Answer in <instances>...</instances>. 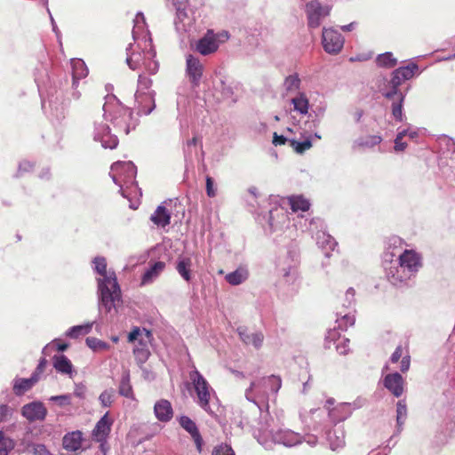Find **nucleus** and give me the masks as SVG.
I'll use <instances>...</instances> for the list:
<instances>
[{
  "label": "nucleus",
  "mask_w": 455,
  "mask_h": 455,
  "mask_svg": "<svg viewBox=\"0 0 455 455\" xmlns=\"http://www.w3.org/2000/svg\"><path fill=\"white\" fill-rule=\"evenodd\" d=\"M291 147L294 149V151L298 154H303L305 151L308 150L312 148V141L309 138L298 141L296 140H289Z\"/></svg>",
  "instance_id": "obj_47"
},
{
  "label": "nucleus",
  "mask_w": 455,
  "mask_h": 455,
  "mask_svg": "<svg viewBox=\"0 0 455 455\" xmlns=\"http://www.w3.org/2000/svg\"><path fill=\"white\" fill-rule=\"evenodd\" d=\"M36 382V375H31L29 378H16L13 380V392L16 395H22L31 389Z\"/></svg>",
  "instance_id": "obj_35"
},
{
  "label": "nucleus",
  "mask_w": 455,
  "mask_h": 455,
  "mask_svg": "<svg viewBox=\"0 0 455 455\" xmlns=\"http://www.w3.org/2000/svg\"><path fill=\"white\" fill-rule=\"evenodd\" d=\"M85 343L93 351L107 350L110 347L108 343L94 337L86 338Z\"/></svg>",
  "instance_id": "obj_48"
},
{
  "label": "nucleus",
  "mask_w": 455,
  "mask_h": 455,
  "mask_svg": "<svg viewBox=\"0 0 455 455\" xmlns=\"http://www.w3.org/2000/svg\"><path fill=\"white\" fill-rule=\"evenodd\" d=\"M12 413V409L7 404H0V423L7 420Z\"/></svg>",
  "instance_id": "obj_63"
},
{
  "label": "nucleus",
  "mask_w": 455,
  "mask_h": 455,
  "mask_svg": "<svg viewBox=\"0 0 455 455\" xmlns=\"http://www.w3.org/2000/svg\"><path fill=\"white\" fill-rule=\"evenodd\" d=\"M35 82L42 99V108L48 109V116L52 122L60 124L68 114V100H64V90L68 85V79L52 84L46 68L36 69Z\"/></svg>",
  "instance_id": "obj_2"
},
{
  "label": "nucleus",
  "mask_w": 455,
  "mask_h": 455,
  "mask_svg": "<svg viewBox=\"0 0 455 455\" xmlns=\"http://www.w3.org/2000/svg\"><path fill=\"white\" fill-rule=\"evenodd\" d=\"M118 393L120 395L124 396L126 398L133 397V390L131 385L129 371H124L122 374L118 387Z\"/></svg>",
  "instance_id": "obj_39"
},
{
  "label": "nucleus",
  "mask_w": 455,
  "mask_h": 455,
  "mask_svg": "<svg viewBox=\"0 0 455 455\" xmlns=\"http://www.w3.org/2000/svg\"><path fill=\"white\" fill-rule=\"evenodd\" d=\"M366 403V399L357 397L353 403H341L338 410H347L346 413L341 415L338 420H345L349 418L353 411L362 408Z\"/></svg>",
  "instance_id": "obj_37"
},
{
  "label": "nucleus",
  "mask_w": 455,
  "mask_h": 455,
  "mask_svg": "<svg viewBox=\"0 0 455 455\" xmlns=\"http://www.w3.org/2000/svg\"><path fill=\"white\" fill-rule=\"evenodd\" d=\"M345 43L344 36L333 28H323L322 44L323 50L332 55L341 52Z\"/></svg>",
  "instance_id": "obj_12"
},
{
  "label": "nucleus",
  "mask_w": 455,
  "mask_h": 455,
  "mask_svg": "<svg viewBox=\"0 0 455 455\" xmlns=\"http://www.w3.org/2000/svg\"><path fill=\"white\" fill-rule=\"evenodd\" d=\"M105 100L102 108L104 119L110 122L118 132H123L127 135L135 130L139 119L133 116L132 110L124 106L114 94L107 95Z\"/></svg>",
  "instance_id": "obj_4"
},
{
  "label": "nucleus",
  "mask_w": 455,
  "mask_h": 455,
  "mask_svg": "<svg viewBox=\"0 0 455 455\" xmlns=\"http://www.w3.org/2000/svg\"><path fill=\"white\" fill-rule=\"evenodd\" d=\"M404 82L400 75L395 69L391 73V78L387 81V85L381 90V94L386 99L392 101L391 112L396 122H404L406 116L403 114V102L405 93L400 90V85Z\"/></svg>",
  "instance_id": "obj_6"
},
{
  "label": "nucleus",
  "mask_w": 455,
  "mask_h": 455,
  "mask_svg": "<svg viewBox=\"0 0 455 455\" xmlns=\"http://www.w3.org/2000/svg\"><path fill=\"white\" fill-rule=\"evenodd\" d=\"M134 25L132 28V38L134 41L143 36L145 44L148 42L149 49H147V44L143 49V68L149 75H156L159 70V63L156 60V52L152 46V39L150 37L149 30L147 28L146 19L141 12H138L134 20Z\"/></svg>",
  "instance_id": "obj_5"
},
{
  "label": "nucleus",
  "mask_w": 455,
  "mask_h": 455,
  "mask_svg": "<svg viewBox=\"0 0 455 455\" xmlns=\"http://www.w3.org/2000/svg\"><path fill=\"white\" fill-rule=\"evenodd\" d=\"M417 130H411L410 128L398 130V132L394 140L395 146L394 149L396 152H402L407 148V143L403 141V139L405 136H408L410 139L413 140L418 136Z\"/></svg>",
  "instance_id": "obj_36"
},
{
  "label": "nucleus",
  "mask_w": 455,
  "mask_h": 455,
  "mask_svg": "<svg viewBox=\"0 0 455 455\" xmlns=\"http://www.w3.org/2000/svg\"><path fill=\"white\" fill-rule=\"evenodd\" d=\"M165 268L164 261H156L148 268L146 269L141 276V285L151 283Z\"/></svg>",
  "instance_id": "obj_31"
},
{
  "label": "nucleus",
  "mask_w": 455,
  "mask_h": 455,
  "mask_svg": "<svg viewBox=\"0 0 455 455\" xmlns=\"http://www.w3.org/2000/svg\"><path fill=\"white\" fill-rule=\"evenodd\" d=\"M21 415L30 422L44 420L47 415V410L43 403L34 401L22 406Z\"/></svg>",
  "instance_id": "obj_19"
},
{
  "label": "nucleus",
  "mask_w": 455,
  "mask_h": 455,
  "mask_svg": "<svg viewBox=\"0 0 455 455\" xmlns=\"http://www.w3.org/2000/svg\"><path fill=\"white\" fill-rule=\"evenodd\" d=\"M327 440L332 451L341 448L345 444V433L341 427H336L326 433Z\"/></svg>",
  "instance_id": "obj_32"
},
{
  "label": "nucleus",
  "mask_w": 455,
  "mask_h": 455,
  "mask_svg": "<svg viewBox=\"0 0 455 455\" xmlns=\"http://www.w3.org/2000/svg\"><path fill=\"white\" fill-rule=\"evenodd\" d=\"M72 82L73 87L78 86L79 81L88 75V68L84 61L81 59H74L71 60Z\"/></svg>",
  "instance_id": "obj_30"
},
{
  "label": "nucleus",
  "mask_w": 455,
  "mask_h": 455,
  "mask_svg": "<svg viewBox=\"0 0 455 455\" xmlns=\"http://www.w3.org/2000/svg\"><path fill=\"white\" fill-rule=\"evenodd\" d=\"M113 181L119 187L125 185H136L137 167L132 161L116 162L111 165Z\"/></svg>",
  "instance_id": "obj_10"
},
{
  "label": "nucleus",
  "mask_w": 455,
  "mask_h": 455,
  "mask_svg": "<svg viewBox=\"0 0 455 455\" xmlns=\"http://www.w3.org/2000/svg\"><path fill=\"white\" fill-rule=\"evenodd\" d=\"M93 140L100 142L104 148L114 149L118 146L119 140L111 133L110 127L102 122L94 123Z\"/></svg>",
  "instance_id": "obj_13"
},
{
  "label": "nucleus",
  "mask_w": 455,
  "mask_h": 455,
  "mask_svg": "<svg viewBox=\"0 0 455 455\" xmlns=\"http://www.w3.org/2000/svg\"><path fill=\"white\" fill-rule=\"evenodd\" d=\"M291 104L299 114L306 115L308 113L309 102L304 92H300L297 97L293 98Z\"/></svg>",
  "instance_id": "obj_42"
},
{
  "label": "nucleus",
  "mask_w": 455,
  "mask_h": 455,
  "mask_svg": "<svg viewBox=\"0 0 455 455\" xmlns=\"http://www.w3.org/2000/svg\"><path fill=\"white\" fill-rule=\"evenodd\" d=\"M385 273L388 282L394 286L402 285L412 275V274L410 273L408 269H405L403 266L402 267L397 260H395L393 266L387 267Z\"/></svg>",
  "instance_id": "obj_16"
},
{
  "label": "nucleus",
  "mask_w": 455,
  "mask_h": 455,
  "mask_svg": "<svg viewBox=\"0 0 455 455\" xmlns=\"http://www.w3.org/2000/svg\"><path fill=\"white\" fill-rule=\"evenodd\" d=\"M32 453L33 455H53L43 443H34L32 445Z\"/></svg>",
  "instance_id": "obj_58"
},
{
  "label": "nucleus",
  "mask_w": 455,
  "mask_h": 455,
  "mask_svg": "<svg viewBox=\"0 0 455 455\" xmlns=\"http://www.w3.org/2000/svg\"><path fill=\"white\" fill-rule=\"evenodd\" d=\"M190 380L197 396V404L208 414L215 415V411L210 404L211 393H214L207 379L195 369L189 373Z\"/></svg>",
  "instance_id": "obj_7"
},
{
  "label": "nucleus",
  "mask_w": 455,
  "mask_h": 455,
  "mask_svg": "<svg viewBox=\"0 0 455 455\" xmlns=\"http://www.w3.org/2000/svg\"><path fill=\"white\" fill-rule=\"evenodd\" d=\"M188 0H172L173 5L177 11V16L179 19L182 20L186 15V3Z\"/></svg>",
  "instance_id": "obj_57"
},
{
  "label": "nucleus",
  "mask_w": 455,
  "mask_h": 455,
  "mask_svg": "<svg viewBox=\"0 0 455 455\" xmlns=\"http://www.w3.org/2000/svg\"><path fill=\"white\" fill-rule=\"evenodd\" d=\"M204 65L198 58L188 54L186 59V75L193 87L199 86L204 74Z\"/></svg>",
  "instance_id": "obj_15"
},
{
  "label": "nucleus",
  "mask_w": 455,
  "mask_h": 455,
  "mask_svg": "<svg viewBox=\"0 0 455 455\" xmlns=\"http://www.w3.org/2000/svg\"><path fill=\"white\" fill-rule=\"evenodd\" d=\"M397 59L394 57L391 52H386L380 53L376 58V63L378 67L391 68L396 66Z\"/></svg>",
  "instance_id": "obj_41"
},
{
  "label": "nucleus",
  "mask_w": 455,
  "mask_h": 455,
  "mask_svg": "<svg viewBox=\"0 0 455 455\" xmlns=\"http://www.w3.org/2000/svg\"><path fill=\"white\" fill-rule=\"evenodd\" d=\"M212 455H235V453L229 444L220 443L213 448Z\"/></svg>",
  "instance_id": "obj_53"
},
{
  "label": "nucleus",
  "mask_w": 455,
  "mask_h": 455,
  "mask_svg": "<svg viewBox=\"0 0 455 455\" xmlns=\"http://www.w3.org/2000/svg\"><path fill=\"white\" fill-rule=\"evenodd\" d=\"M126 63L129 68L132 70H136L140 67H143L144 58L143 50L141 52H136L132 50V44H130L126 48Z\"/></svg>",
  "instance_id": "obj_33"
},
{
  "label": "nucleus",
  "mask_w": 455,
  "mask_h": 455,
  "mask_svg": "<svg viewBox=\"0 0 455 455\" xmlns=\"http://www.w3.org/2000/svg\"><path fill=\"white\" fill-rule=\"evenodd\" d=\"M337 320L338 323V328L346 331L348 326H352L355 323V315L351 313V311L345 313L342 315V313L337 314Z\"/></svg>",
  "instance_id": "obj_45"
},
{
  "label": "nucleus",
  "mask_w": 455,
  "mask_h": 455,
  "mask_svg": "<svg viewBox=\"0 0 455 455\" xmlns=\"http://www.w3.org/2000/svg\"><path fill=\"white\" fill-rule=\"evenodd\" d=\"M171 217L168 209L163 204H160L151 214L150 220L157 227L165 228L171 223Z\"/></svg>",
  "instance_id": "obj_29"
},
{
  "label": "nucleus",
  "mask_w": 455,
  "mask_h": 455,
  "mask_svg": "<svg viewBox=\"0 0 455 455\" xmlns=\"http://www.w3.org/2000/svg\"><path fill=\"white\" fill-rule=\"evenodd\" d=\"M34 164L30 161L23 160L19 163L18 170L16 173L13 175V178L19 179L22 177L25 173L30 172L33 171Z\"/></svg>",
  "instance_id": "obj_52"
},
{
  "label": "nucleus",
  "mask_w": 455,
  "mask_h": 455,
  "mask_svg": "<svg viewBox=\"0 0 455 455\" xmlns=\"http://www.w3.org/2000/svg\"><path fill=\"white\" fill-rule=\"evenodd\" d=\"M289 204L292 212H296L298 211L307 212L310 208V202L307 198H305L302 195L298 196H291L288 197Z\"/></svg>",
  "instance_id": "obj_38"
},
{
  "label": "nucleus",
  "mask_w": 455,
  "mask_h": 455,
  "mask_svg": "<svg viewBox=\"0 0 455 455\" xmlns=\"http://www.w3.org/2000/svg\"><path fill=\"white\" fill-rule=\"evenodd\" d=\"M175 269L186 283H189L192 281V259L190 257L180 255L175 262Z\"/></svg>",
  "instance_id": "obj_24"
},
{
  "label": "nucleus",
  "mask_w": 455,
  "mask_h": 455,
  "mask_svg": "<svg viewBox=\"0 0 455 455\" xmlns=\"http://www.w3.org/2000/svg\"><path fill=\"white\" fill-rule=\"evenodd\" d=\"M47 360L45 357L40 358L38 364L36 368V370L31 374L32 376L36 375V380L38 381L40 379V375L44 372L45 366L47 365Z\"/></svg>",
  "instance_id": "obj_61"
},
{
  "label": "nucleus",
  "mask_w": 455,
  "mask_h": 455,
  "mask_svg": "<svg viewBox=\"0 0 455 455\" xmlns=\"http://www.w3.org/2000/svg\"><path fill=\"white\" fill-rule=\"evenodd\" d=\"M252 435L265 450L272 451L276 444L291 448L302 443V435L289 428H276L268 412L260 414L252 428Z\"/></svg>",
  "instance_id": "obj_3"
},
{
  "label": "nucleus",
  "mask_w": 455,
  "mask_h": 455,
  "mask_svg": "<svg viewBox=\"0 0 455 455\" xmlns=\"http://www.w3.org/2000/svg\"><path fill=\"white\" fill-rule=\"evenodd\" d=\"M154 413L161 422H169L173 416L172 403L166 399H161L155 403Z\"/></svg>",
  "instance_id": "obj_25"
},
{
  "label": "nucleus",
  "mask_w": 455,
  "mask_h": 455,
  "mask_svg": "<svg viewBox=\"0 0 455 455\" xmlns=\"http://www.w3.org/2000/svg\"><path fill=\"white\" fill-rule=\"evenodd\" d=\"M349 339L347 338H343L337 345L336 350L339 355H347L349 351L348 344Z\"/></svg>",
  "instance_id": "obj_62"
},
{
  "label": "nucleus",
  "mask_w": 455,
  "mask_h": 455,
  "mask_svg": "<svg viewBox=\"0 0 455 455\" xmlns=\"http://www.w3.org/2000/svg\"><path fill=\"white\" fill-rule=\"evenodd\" d=\"M331 6L322 4L319 0H310L306 3L304 12L308 29L320 28L323 20L331 13Z\"/></svg>",
  "instance_id": "obj_8"
},
{
  "label": "nucleus",
  "mask_w": 455,
  "mask_h": 455,
  "mask_svg": "<svg viewBox=\"0 0 455 455\" xmlns=\"http://www.w3.org/2000/svg\"><path fill=\"white\" fill-rule=\"evenodd\" d=\"M281 387L282 379L279 376L271 375L267 378H261L251 383L250 387L245 391V396L249 401L256 403L251 395L252 391L261 395L271 394L273 396H275Z\"/></svg>",
  "instance_id": "obj_9"
},
{
  "label": "nucleus",
  "mask_w": 455,
  "mask_h": 455,
  "mask_svg": "<svg viewBox=\"0 0 455 455\" xmlns=\"http://www.w3.org/2000/svg\"><path fill=\"white\" fill-rule=\"evenodd\" d=\"M178 421L180 427L191 435L198 451H201L204 444V440L196 422L186 415L180 416L178 419Z\"/></svg>",
  "instance_id": "obj_21"
},
{
  "label": "nucleus",
  "mask_w": 455,
  "mask_h": 455,
  "mask_svg": "<svg viewBox=\"0 0 455 455\" xmlns=\"http://www.w3.org/2000/svg\"><path fill=\"white\" fill-rule=\"evenodd\" d=\"M93 271L100 275L96 278L98 309L100 314L116 315L123 304L122 291L116 272L108 271L107 259L103 256H96L92 260Z\"/></svg>",
  "instance_id": "obj_1"
},
{
  "label": "nucleus",
  "mask_w": 455,
  "mask_h": 455,
  "mask_svg": "<svg viewBox=\"0 0 455 455\" xmlns=\"http://www.w3.org/2000/svg\"><path fill=\"white\" fill-rule=\"evenodd\" d=\"M395 257H396V253L394 251H390L387 249L382 256V264L384 270L387 271V267H389V266H393L396 259H395Z\"/></svg>",
  "instance_id": "obj_55"
},
{
  "label": "nucleus",
  "mask_w": 455,
  "mask_h": 455,
  "mask_svg": "<svg viewBox=\"0 0 455 455\" xmlns=\"http://www.w3.org/2000/svg\"><path fill=\"white\" fill-rule=\"evenodd\" d=\"M112 420L108 418V412H106L96 423L92 435L96 441H106L111 431Z\"/></svg>",
  "instance_id": "obj_23"
},
{
  "label": "nucleus",
  "mask_w": 455,
  "mask_h": 455,
  "mask_svg": "<svg viewBox=\"0 0 455 455\" xmlns=\"http://www.w3.org/2000/svg\"><path fill=\"white\" fill-rule=\"evenodd\" d=\"M156 92L148 91L147 92L134 93V108L137 109L138 116H148L156 108Z\"/></svg>",
  "instance_id": "obj_14"
},
{
  "label": "nucleus",
  "mask_w": 455,
  "mask_h": 455,
  "mask_svg": "<svg viewBox=\"0 0 455 455\" xmlns=\"http://www.w3.org/2000/svg\"><path fill=\"white\" fill-rule=\"evenodd\" d=\"M401 78L404 81L411 79L415 73L419 70V65L415 62H411L408 65L395 68Z\"/></svg>",
  "instance_id": "obj_44"
},
{
  "label": "nucleus",
  "mask_w": 455,
  "mask_h": 455,
  "mask_svg": "<svg viewBox=\"0 0 455 455\" xmlns=\"http://www.w3.org/2000/svg\"><path fill=\"white\" fill-rule=\"evenodd\" d=\"M71 394H64L60 395H52L49 398L51 402L57 403L60 407H65L71 404Z\"/></svg>",
  "instance_id": "obj_54"
},
{
  "label": "nucleus",
  "mask_w": 455,
  "mask_h": 455,
  "mask_svg": "<svg viewBox=\"0 0 455 455\" xmlns=\"http://www.w3.org/2000/svg\"><path fill=\"white\" fill-rule=\"evenodd\" d=\"M116 396V390L114 388H108L104 390L99 396V401L102 407L108 408L111 406Z\"/></svg>",
  "instance_id": "obj_49"
},
{
  "label": "nucleus",
  "mask_w": 455,
  "mask_h": 455,
  "mask_svg": "<svg viewBox=\"0 0 455 455\" xmlns=\"http://www.w3.org/2000/svg\"><path fill=\"white\" fill-rule=\"evenodd\" d=\"M404 379L403 376L395 371L387 374L383 379V386L387 389L395 397H401L404 392Z\"/></svg>",
  "instance_id": "obj_18"
},
{
  "label": "nucleus",
  "mask_w": 455,
  "mask_h": 455,
  "mask_svg": "<svg viewBox=\"0 0 455 455\" xmlns=\"http://www.w3.org/2000/svg\"><path fill=\"white\" fill-rule=\"evenodd\" d=\"M236 332L246 346H252L255 349L261 348L264 341V334L260 331H251L246 326H239Z\"/></svg>",
  "instance_id": "obj_20"
},
{
  "label": "nucleus",
  "mask_w": 455,
  "mask_h": 455,
  "mask_svg": "<svg viewBox=\"0 0 455 455\" xmlns=\"http://www.w3.org/2000/svg\"><path fill=\"white\" fill-rule=\"evenodd\" d=\"M355 291L353 288H348L345 294V302L343 306L348 309H353L355 307Z\"/></svg>",
  "instance_id": "obj_56"
},
{
  "label": "nucleus",
  "mask_w": 455,
  "mask_h": 455,
  "mask_svg": "<svg viewBox=\"0 0 455 455\" xmlns=\"http://www.w3.org/2000/svg\"><path fill=\"white\" fill-rule=\"evenodd\" d=\"M339 405L336 408H333L329 411V417L331 419L333 422H340L341 420H338V419L346 413L347 410H338Z\"/></svg>",
  "instance_id": "obj_64"
},
{
  "label": "nucleus",
  "mask_w": 455,
  "mask_h": 455,
  "mask_svg": "<svg viewBox=\"0 0 455 455\" xmlns=\"http://www.w3.org/2000/svg\"><path fill=\"white\" fill-rule=\"evenodd\" d=\"M142 337V331L141 329L138 326H135L132 328V330L129 332L127 339L128 342L133 343L136 340H140Z\"/></svg>",
  "instance_id": "obj_60"
},
{
  "label": "nucleus",
  "mask_w": 455,
  "mask_h": 455,
  "mask_svg": "<svg viewBox=\"0 0 455 455\" xmlns=\"http://www.w3.org/2000/svg\"><path fill=\"white\" fill-rule=\"evenodd\" d=\"M140 347H137L133 349V354L135 356V359L137 361V363L141 365L146 363V361L148 359L150 355V352L147 347V343L144 342L143 338H141L139 340Z\"/></svg>",
  "instance_id": "obj_40"
},
{
  "label": "nucleus",
  "mask_w": 455,
  "mask_h": 455,
  "mask_svg": "<svg viewBox=\"0 0 455 455\" xmlns=\"http://www.w3.org/2000/svg\"><path fill=\"white\" fill-rule=\"evenodd\" d=\"M382 141L381 136L379 135H369L366 137H362L357 139L355 141V145L361 148H373L374 146L379 145Z\"/></svg>",
  "instance_id": "obj_46"
},
{
  "label": "nucleus",
  "mask_w": 455,
  "mask_h": 455,
  "mask_svg": "<svg viewBox=\"0 0 455 455\" xmlns=\"http://www.w3.org/2000/svg\"><path fill=\"white\" fill-rule=\"evenodd\" d=\"M83 433L76 430L67 433L62 438V446L68 451L76 452L82 448Z\"/></svg>",
  "instance_id": "obj_26"
},
{
  "label": "nucleus",
  "mask_w": 455,
  "mask_h": 455,
  "mask_svg": "<svg viewBox=\"0 0 455 455\" xmlns=\"http://www.w3.org/2000/svg\"><path fill=\"white\" fill-rule=\"evenodd\" d=\"M396 260L412 275L417 273L422 266L421 256L412 250H404Z\"/></svg>",
  "instance_id": "obj_17"
},
{
  "label": "nucleus",
  "mask_w": 455,
  "mask_h": 455,
  "mask_svg": "<svg viewBox=\"0 0 455 455\" xmlns=\"http://www.w3.org/2000/svg\"><path fill=\"white\" fill-rule=\"evenodd\" d=\"M52 364L57 372L72 377L76 372L71 361L65 355H55L52 357Z\"/></svg>",
  "instance_id": "obj_27"
},
{
  "label": "nucleus",
  "mask_w": 455,
  "mask_h": 455,
  "mask_svg": "<svg viewBox=\"0 0 455 455\" xmlns=\"http://www.w3.org/2000/svg\"><path fill=\"white\" fill-rule=\"evenodd\" d=\"M95 323H96V321H92V322H87L83 324L74 325L66 331L65 336L67 338L76 339L81 336L87 335L92 331V327L95 324Z\"/></svg>",
  "instance_id": "obj_34"
},
{
  "label": "nucleus",
  "mask_w": 455,
  "mask_h": 455,
  "mask_svg": "<svg viewBox=\"0 0 455 455\" xmlns=\"http://www.w3.org/2000/svg\"><path fill=\"white\" fill-rule=\"evenodd\" d=\"M310 226H315V228H319L315 232V239L318 247L324 251L325 257L329 258L331 252L338 246L337 241L327 232L326 225L322 219L313 218L310 221Z\"/></svg>",
  "instance_id": "obj_11"
},
{
  "label": "nucleus",
  "mask_w": 455,
  "mask_h": 455,
  "mask_svg": "<svg viewBox=\"0 0 455 455\" xmlns=\"http://www.w3.org/2000/svg\"><path fill=\"white\" fill-rule=\"evenodd\" d=\"M218 48L219 43L212 31L210 30L196 44V50L204 56L215 52Z\"/></svg>",
  "instance_id": "obj_22"
},
{
  "label": "nucleus",
  "mask_w": 455,
  "mask_h": 455,
  "mask_svg": "<svg viewBox=\"0 0 455 455\" xmlns=\"http://www.w3.org/2000/svg\"><path fill=\"white\" fill-rule=\"evenodd\" d=\"M153 81L151 78L146 76L144 74H140L138 78V87L136 92H147L152 91L151 86Z\"/></svg>",
  "instance_id": "obj_51"
},
{
  "label": "nucleus",
  "mask_w": 455,
  "mask_h": 455,
  "mask_svg": "<svg viewBox=\"0 0 455 455\" xmlns=\"http://www.w3.org/2000/svg\"><path fill=\"white\" fill-rule=\"evenodd\" d=\"M249 278V270L245 266H239L234 271L225 275V280L232 286H237L244 283Z\"/></svg>",
  "instance_id": "obj_28"
},
{
  "label": "nucleus",
  "mask_w": 455,
  "mask_h": 455,
  "mask_svg": "<svg viewBox=\"0 0 455 455\" xmlns=\"http://www.w3.org/2000/svg\"><path fill=\"white\" fill-rule=\"evenodd\" d=\"M301 80L297 73L289 75L285 77L283 86L287 93L296 92L299 89Z\"/></svg>",
  "instance_id": "obj_43"
},
{
  "label": "nucleus",
  "mask_w": 455,
  "mask_h": 455,
  "mask_svg": "<svg viewBox=\"0 0 455 455\" xmlns=\"http://www.w3.org/2000/svg\"><path fill=\"white\" fill-rule=\"evenodd\" d=\"M205 188H206V194L209 197H215L216 196V188H214V180L207 176L205 179Z\"/></svg>",
  "instance_id": "obj_59"
},
{
  "label": "nucleus",
  "mask_w": 455,
  "mask_h": 455,
  "mask_svg": "<svg viewBox=\"0 0 455 455\" xmlns=\"http://www.w3.org/2000/svg\"><path fill=\"white\" fill-rule=\"evenodd\" d=\"M408 416L405 399H400L396 403V422L405 423Z\"/></svg>",
  "instance_id": "obj_50"
}]
</instances>
